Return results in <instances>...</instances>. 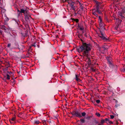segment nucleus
Returning <instances> with one entry per match:
<instances>
[{
	"label": "nucleus",
	"mask_w": 125,
	"mask_h": 125,
	"mask_svg": "<svg viewBox=\"0 0 125 125\" xmlns=\"http://www.w3.org/2000/svg\"><path fill=\"white\" fill-rule=\"evenodd\" d=\"M72 114L73 115H75L78 117L81 118L82 117L81 113L78 111H76L73 112Z\"/></svg>",
	"instance_id": "2"
},
{
	"label": "nucleus",
	"mask_w": 125,
	"mask_h": 125,
	"mask_svg": "<svg viewBox=\"0 0 125 125\" xmlns=\"http://www.w3.org/2000/svg\"><path fill=\"white\" fill-rule=\"evenodd\" d=\"M42 122L44 124V125L46 124V122L45 120H42Z\"/></svg>",
	"instance_id": "19"
},
{
	"label": "nucleus",
	"mask_w": 125,
	"mask_h": 125,
	"mask_svg": "<svg viewBox=\"0 0 125 125\" xmlns=\"http://www.w3.org/2000/svg\"><path fill=\"white\" fill-rule=\"evenodd\" d=\"M30 16H29L28 15H26L25 16V19L26 20L28 19L29 18V17Z\"/></svg>",
	"instance_id": "14"
},
{
	"label": "nucleus",
	"mask_w": 125,
	"mask_h": 125,
	"mask_svg": "<svg viewBox=\"0 0 125 125\" xmlns=\"http://www.w3.org/2000/svg\"><path fill=\"white\" fill-rule=\"evenodd\" d=\"M96 12L100 14H102L101 12L100 11L98 10L97 9L96 11Z\"/></svg>",
	"instance_id": "16"
},
{
	"label": "nucleus",
	"mask_w": 125,
	"mask_h": 125,
	"mask_svg": "<svg viewBox=\"0 0 125 125\" xmlns=\"http://www.w3.org/2000/svg\"><path fill=\"white\" fill-rule=\"evenodd\" d=\"M34 123L36 124H39L40 123V122L38 120L35 121H34Z\"/></svg>",
	"instance_id": "12"
},
{
	"label": "nucleus",
	"mask_w": 125,
	"mask_h": 125,
	"mask_svg": "<svg viewBox=\"0 0 125 125\" xmlns=\"http://www.w3.org/2000/svg\"><path fill=\"white\" fill-rule=\"evenodd\" d=\"M106 59L110 64L111 63V61L109 60V59H111V57H107L106 58Z\"/></svg>",
	"instance_id": "10"
},
{
	"label": "nucleus",
	"mask_w": 125,
	"mask_h": 125,
	"mask_svg": "<svg viewBox=\"0 0 125 125\" xmlns=\"http://www.w3.org/2000/svg\"><path fill=\"white\" fill-rule=\"evenodd\" d=\"M7 77H6V79L7 80H9L10 79V75L8 74H7Z\"/></svg>",
	"instance_id": "15"
},
{
	"label": "nucleus",
	"mask_w": 125,
	"mask_h": 125,
	"mask_svg": "<svg viewBox=\"0 0 125 125\" xmlns=\"http://www.w3.org/2000/svg\"><path fill=\"white\" fill-rule=\"evenodd\" d=\"M96 115L97 116H98L99 117L100 115V114L99 113H96Z\"/></svg>",
	"instance_id": "26"
},
{
	"label": "nucleus",
	"mask_w": 125,
	"mask_h": 125,
	"mask_svg": "<svg viewBox=\"0 0 125 125\" xmlns=\"http://www.w3.org/2000/svg\"><path fill=\"white\" fill-rule=\"evenodd\" d=\"M98 125H101L100 124H99Z\"/></svg>",
	"instance_id": "34"
},
{
	"label": "nucleus",
	"mask_w": 125,
	"mask_h": 125,
	"mask_svg": "<svg viewBox=\"0 0 125 125\" xmlns=\"http://www.w3.org/2000/svg\"><path fill=\"white\" fill-rule=\"evenodd\" d=\"M71 7L72 8H73V9L74 10H75V8L74 6L73 5H71Z\"/></svg>",
	"instance_id": "23"
},
{
	"label": "nucleus",
	"mask_w": 125,
	"mask_h": 125,
	"mask_svg": "<svg viewBox=\"0 0 125 125\" xmlns=\"http://www.w3.org/2000/svg\"><path fill=\"white\" fill-rule=\"evenodd\" d=\"M16 120L15 117H14L12 118L9 119L10 122L11 123H13L15 122Z\"/></svg>",
	"instance_id": "4"
},
{
	"label": "nucleus",
	"mask_w": 125,
	"mask_h": 125,
	"mask_svg": "<svg viewBox=\"0 0 125 125\" xmlns=\"http://www.w3.org/2000/svg\"><path fill=\"white\" fill-rule=\"evenodd\" d=\"M81 114H82L81 115H82V116H84L85 115H86V114L84 112L82 113Z\"/></svg>",
	"instance_id": "17"
},
{
	"label": "nucleus",
	"mask_w": 125,
	"mask_h": 125,
	"mask_svg": "<svg viewBox=\"0 0 125 125\" xmlns=\"http://www.w3.org/2000/svg\"><path fill=\"white\" fill-rule=\"evenodd\" d=\"M110 116L111 117V118L112 119H113L114 117V116L113 115H110Z\"/></svg>",
	"instance_id": "25"
},
{
	"label": "nucleus",
	"mask_w": 125,
	"mask_h": 125,
	"mask_svg": "<svg viewBox=\"0 0 125 125\" xmlns=\"http://www.w3.org/2000/svg\"><path fill=\"white\" fill-rule=\"evenodd\" d=\"M115 24H117V25L115 27V29L116 30H117L118 29V23H115Z\"/></svg>",
	"instance_id": "18"
},
{
	"label": "nucleus",
	"mask_w": 125,
	"mask_h": 125,
	"mask_svg": "<svg viewBox=\"0 0 125 125\" xmlns=\"http://www.w3.org/2000/svg\"><path fill=\"white\" fill-rule=\"evenodd\" d=\"M99 23H101L102 22H103L102 21V18H101L100 16H99Z\"/></svg>",
	"instance_id": "7"
},
{
	"label": "nucleus",
	"mask_w": 125,
	"mask_h": 125,
	"mask_svg": "<svg viewBox=\"0 0 125 125\" xmlns=\"http://www.w3.org/2000/svg\"><path fill=\"white\" fill-rule=\"evenodd\" d=\"M104 122V120H101V123H103Z\"/></svg>",
	"instance_id": "30"
},
{
	"label": "nucleus",
	"mask_w": 125,
	"mask_h": 125,
	"mask_svg": "<svg viewBox=\"0 0 125 125\" xmlns=\"http://www.w3.org/2000/svg\"><path fill=\"white\" fill-rule=\"evenodd\" d=\"M9 74H10L11 73V72H10L9 73Z\"/></svg>",
	"instance_id": "33"
},
{
	"label": "nucleus",
	"mask_w": 125,
	"mask_h": 125,
	"mask_svg": "<svg viewBox=\"0 0 125 125\" xmlns=\"http://www.w3.org/2000/svg\"><path fill=\"white\" fill-rule=\"evenodd\" d=\"M69 0H63V1L64 2H68V1Z\"/></svg>",
	"instance_id": "32"
},
{
	"label": "nucleus",
	"mask_w": 125,
	"mask_h": 125,
	"mask_svg": "<svg viewBox=\"0 0 125 125\" xmlns=\"http://www.w3.org/2000/svg\"><path fill=\"white\" fill-rule=\"evenodd\" d=\"M80 29L81 30H83V27H81L80 28Z\"/></svg>",
	"instance_id": "28"
},
{
	"label": "nucleus",
	"mask_w": 125,
	"mask_h": 125,
	"mask_svg": "<svg viewBox=\"0 0 125 125\" xmlns=\"http://www.w3.org/2000/svg\"><path fill=\"white\" fill-rule=\"evenodd\" d=\"M11 46V44L10 43H9L7 45V47H10Z\"/></svg>",
	"instance_id": "27"
},
{
	"label": "nucleus",
	"mask_w": 125,
	"mask_h": 125,
	"mask_svg": "<svg viewBox=\"0 0 125 125\" xmlns=\"http://www.w3.org/2000/svg\"><path fill=\"white\" fill-rule=\"evenodd\" d=\"M79 77V75L78 74H76L75 75V80L78 81H80V79L78 78Z\"/></svg>",
	"instance_id": "6"
},
{
	"label": "nucleus",
	"mask_w": 125,
	"mask_h": 125,
	"mask_svg": "<svg viewBox=\"0 0 125 125\" xmlns=\"http://www.w3.org/2000/svg\"><path fill=\"white\" fill-rule=\"evenodd\" d=\"M93 14L97 17H98V15L96 13V12H93Z\"/></svg>",
	"instance_id": "21"
},
{
	"label": "nucleus",
	"mask_w": 125,
	"mask_h": 125,
	"mask_svg": "<svg viewBox=\"0 0 125 125\" xmlns=\"http://www.w3.org/2000/svg\"><path fill=\"white\" fill-rule=\"evenodd\" d=\"M3 32V31H1L0 30V33L1 34H2Z\"/></svg>",
	"instance_id": "31"
},
{
	"label": "nucleus",
	"mask_w": 125,
	"mask_h": 125,
	"mask_svg": "<svg viewBox=\"0 0 125 125\" xmlns=\"http://www.w3.org/2000/svg\"><path fill=\"white\" fill-rule=\"evenodd\" d=\"M25 10H24L23 9H21L20 10L21 13H24L25 12Z\"/></svg>",
	"instance_id": "13"
},
{
	"label": "nucleus",
	"mask_w": 125,
	"mask_h": 125,
	"mask_svg": "<svg viewBox=\"0 0 125 125\" xmlns=\"http://www.w3.org/2000/svg\"><path fill=\"white\" fill-rule=\"evenodd\" d=\"M80 121L81 123H84L85 122V120L84 119L81 118L80 120Z\"/></svg>",
	"instance_id": "11"
},
{
	"label": "nucleus",
	"mask_w": 125,
	"mask_h": 125,
	"mask_svg": "<svg viewBox=\"0 0 125 125\" xmlns=\"http://www.w3.org/2000/svg\"><path fill=\"white\" fill-rule=\"evenodd\" d=\"M99 36L104 40H107V38L105 36L104 34L101 31H100V33L99 35Z\"/></svg>",
	"instance_id": "3"
},
{
	"label": "nucleus",
	"mask_w": 125,
	"mask_h": 125,
	"mask_svg": "<svg viewBox=\"0 0 125 125\" xmlns=\"http://www.w3.org/2000/svg\"><path fill=\"white\" fill-rule=\"evenodd\" d=\"M91 46L90 44H87L85 43H83L82 45L80 47L78 52H83V55L85 56L88 57L90 55L89 51L91 49Z\"/></svg>",
	"instance_id": "1"
},
{
	"label": "nucleus",
	"mask_w": 125,
	"mask_h": 125,
	"mask_svg": "<svg viewBox=\"0 0 125 125\" xmlns=\"http://www.w3.org/2000/svg\"><path fill=\"white\" fill-rule=\"evenodd\" d=\"M0 28L3 30H5L6 27L5 26L3 25L1 26Z\"/></svg>",
	"instance_id": "9"
},
{
	"label": "nucleus",
	"mask_w": 125,
	"mask_h": 125,
	"mask_svg": "<svg viewBox=\"0 0 125 125\" xmlns=\"http://www.w3.org/2000/svg\"><path fill=\"white\" fill-rule=\"evenodd\" d=\"M99 26L100 27V28H101V27H104V25L103 24V22H102L101 23H99Z\"/></svg>",
	"instance_id": "8"
},
{
	"label": "nucleus",
	"mask_w": 125,
	"mask_h": 125,
	"mask_svg": "<svg viewBox=\"0 0 125 125\" xmlns=\"http://www.w3.org/2000/svg\"><path fill=\"white\" fill-rule=\"evenodd\" d=\"M100 101L99 100H97L96 101V102L97 104H99L100 102Z\"/></svg>",
	"instance_id": "24"
},
{
	"label": "nucleus",
	"mask_w": 125,
	"mask_h": 125,
	"mask_svg": "<svg viewBox=\"0 0 125 125\" xmlns=\"http://www.w3.org/2000/svg\"><path fill=\"white\" fill-rule=\"evenodd\" d=\"M17 11L18 12V15H20V14L21 13L20 11V10L19 9H17Z\"/></svg>",
	"instance_id": "22"
},
{
	"label": "nucleus",
	"mask_w": 125,
	"mask_h": 125,
	"mask_svg": "<svg viewBox=\"0 0 125 125\" xmlns=\"http://www.w3.org/2000/svg\"><path fill=\"white\" fill-rule=\"evenodd\" d=\"M75 21H76V22H78L79 21V20L78 19H75Z\"/></svg>",
	"instance_id": "29"
},
{
	"label": "nucleus",
	"mask_w": 125,
	"mask_h": 125,
	"mask_svg": "<svg viewBox=\"0 0 125 125\" xmlns=\"http://www.w3.org/2000/svg\"><path fill=\"white\" fill-rule=\"evenodd\" d=\"M91 70H92L93 72H95V69H94L93 67H91Z\"/></svg>",
	"instance_id": "20"
},
{
	"label": "nucleus",
	"mask_w": 125,
	"mask_h": 125,
	"mask_svg": "<svg viewBox=\"0 0 125 125\" xmlns=\"http://www.w3.org/2000/svg\"><path fill=\"white\" fill-rule=\"evenodd\" d=\"M87 62L88 63V64L89 65L91 63V60L90 59V58L88 57L87 58Z\"/></svg>",
	"instance_id": "5"
},
{
	"label": "nucleus",
	"mask_w": 125,
	"mask_h": 125,
	"mask_svg": "<svg viewBox=\"0 0 125 125\" xmlns=\"http://www.w3.org/2000/svg\"><path fill=\"white\" fill-rule=\"evenodd\" d=\"M115 106L116 107H117V106H116V105H115Z\"/></svg>",
	"instance_id": "36"
},
{
	"label": "nucleus",
	"mask_w": 125,
	"mask_h": 125,
	"mask_svg": "<svg viewBox=\"0 0 125 125\" xmlns=\"http://www.w3.org/2000/svg\"><path fill=\"white\" fill-rule=\"evenodd\" d=\"M118 20V21H119V20H118V19L117 20V21Z\"/></svg>",
	"instance_id": "35"
}]
</instances>
